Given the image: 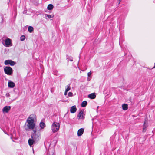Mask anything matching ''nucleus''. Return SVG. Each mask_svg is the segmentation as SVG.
I'll return each mask as SVG.
<instances>
[{"instance_id":"1","label":"nucleus","mask_w":155,"mask_h":155,"mask_svg":"<svg viewBox=\"0 0 155 155\" xmlns=\"http://www.w3.org/2000/svg\"><path fill=\"white\" fill-rule=\"evenodd\" d=\"M31 137L34 140L37 142L38 141L41 139V134L40 133V130L38 131L36 129L33 131V133L31 134Z\"/></svg>"},{"instance_id":"2","label":"nucleus","mask_w":155,"mask_h":155,"mask_svg":"<svg viewBox=\"0 0 155 155\" xmlns=\"http://www.w3.org/2000/svg\"><path fill=\"white\" fill-rule=\"evenodd\" d=\"M35 126V125L34 122L27 120L24 126V127L26 130L28 131L30 130H33Z\"/></svg>"},{"instance_id":"3","label":"nucleus","mask_w":155,"mask_h":155,"mask_svg":"<svg viewBox=\"0 0 155 155\" xmlns=\"http://www.w3.org/2000/svg\"><path fill=\"white\" fill-rule=\"evenodd\" d=\"M60 124L57 122H54L51 127V129L52 132L55 133L58 131L60 128Z\"/></svg>"},{"instance_id":"4","label":"nucleus","mask_w":155,"mask_h":155,"mask_svg":"<svg viewBox=\"0 0 155 155\" xmlns=\"http://www.w3.org/2000/svg\"><path fill=\"white\" fill-rule=\"evenodd\" d=\"M5 73L8 75H12L13 70L12 68L10 67L6 66L4 68Z\"/></svg>"},{"instance_id":"5","label":"nucleus","mask_w":155,"mask_h":155,"mask_svg":"<svg viewBox=\"0 0 155 155\" xmlns=\"http://www.w3.org/2000/svg\"><path fill=\"white\" fill-rule=\"evenodd\" d=\"M85 114H84V110H81L77 116V118L78 119H83L84 118Z\"/></svg>"},{"instance_id":"6","label":"nucleus","mask_w":155,"mask_h":155,"mask_svg":"<svg viewBox=\"0 0 155 155\" xmlns=\"http://www.w3.org/2000/svg\"><path fill=\"white\" fill-rule=\"evenodd\" d=\"M4 64L5 65L10 64L11 66H14L15 64V62L11 60H6L5 61Z\"/></svg>"},{"instance_id":"7","label":"nucleus","mask_w":155,"mask_h":155,"mask_svg":"<svg viewBox=\"0 0 155 155\" xmlns=\"http://www.w3.org/2000/svg\"><path fill=\"white\" fill-rule=\"evenodd\" d=\"M36 116L34 114L31 115L27 119V120H29L31 121L34 122L36 120Z\"/></svg>"},{"instance_id":"8","label":"nucleus","mask_w":155,"mask_h":155,"mask_svg":"<svg viewBox=\"0 0 155 155\" xmlns=\"http://www.w3.org/2000/svg\"><path fill=\"white\" fill-rule=\"evenodd\" d=\"M5 46L6 47H9L12 45V43H11V40L9 38H7L5 39Z\"/></svg>"},{"instance_id":"9","label":"nucleus","mask_w":155,"mask_h":155,"mask_svg":"<svg viewBox=\"0 0 155 155\" xmlns=\"http://www.w3.org/2000/svg\"><path fill=\"white\" fill-rule=\"evenodd\" d=\"M11 109L10 106H5L2 109V111L3 113H8Z\"/></svg>"},{"instance_id":"10","label":"nucleus","mask_w":155,"mask_h":155,"mask_svg":"<svg viewBox=\"0 0 155 155\" xmlns=\"http://www.w3.org/2000/svg\"><path fill=\"white\" fill-rule=\"evenodd\" d=\"M8 86L10 88H13L15 86V84L11 81H9Z\"/></svg>"},{"instance_id":"11","label":"nucleus","mask_w":155,"mask_h":155,"mask_svg":"<svg viewBox=\"0 0 155 155\" xmlns=\"http://www.w3.org/2000/svg\"><path fill=\"white\" fill-rule=\"evenodd\" d=\"M37 142L36 141H35V140H33V139L31 138L29 139L28 140V143L29 144V145L30 146H32L33 144Z\"/></svg>"},{"instance_id":"12","label":"nucleus","mask_w":155,"mask_h":155,"mask_svg":"<svg viewBox=\"0 0 155 155\" xmlns=\"http://www.w3.org/2000/svg\"><path fill=\"white\" fill-rule=\"evenodd\" d=\"M84 131V129L81 128L79 129L78 131V136H81L83 133Z\"/></svg>"},{"instance_id":"13","label":"nucleus","mask_w":155,"mask_h":155,"mask_svg":"<svg viewBox=\"0 0 155 155\" xmlns=\"http://www.w3.org/2000/svg\"><path fill=\"white\" fill-rule=\"evenodd\" d=\"M76 110L77 108L75 106H73L71 108L70 112L71 113H74L76 112Z\"/></svg>"},{"instance_id":"14","label":"nucleus","mask_w":155,"mask_h":155,"mask_svg":"<svg viewBox=\"0 0 155 155\" xmlns=\"http://www.w3.org/2000/svg\"><path fill=\"white\" fill-rule=\"evenodd\" d=\"M96 97L95 93H92L91 94H89L88 97V98H90L91 99H94Z\"/></svg>"},{"instance_id":"15","label":"nucleus","mask_w":155,"mask_h":155,"mask_svg":"<svg viewBox=\"0 0 155 155\" xmlns=\"http://www.w3.org/2000/svg\"><path fill=\"white\" fill-rule=\"evenodd\" d=\"M39 126L40 127L41 129H43L45 127V125L44 123L41 122L39 124Z\"/></svg>"},{"instance_id":"16","label":"nucleus","mask_w":155,"mask_h":155,"mask_svg":"<svg viewBox=\"0 0 155 155\" xmlns=\"http://www.w3.org/2000/svg\"><path fill=\"white\" fill-rule=\"evenodd\" d=\"M123 109L124 110H126L128 109V105L127 104H124L122 105Z\"/></svg>"},{"instance_id":"17","label":"nucleus","mask_w":155,"mask_h":155,"mask_svg":"<svg viewBox=\"0 0 155 155\" xmlns=\"http://www.w3.org/2000/svg\"><path fill=\"white\" fill-rule=\"evenodd\" d=\"M87 102L86 101H84L81 104V106L82 107H84L86 106Z\"/></svg>"},{"instance_id":"18","label":"nucleus","mask_w":155,"mask_h":155,"mask_svg":"<svg viewBox=\"0 0 155 155\" xmlns=\"http://www.w3.org/2000/svg\"><path fill=\"white\" fill-rule=\"evenodd\" d=\"M53 5L52 4H50L48 5L47 9L49 10H51L53 9Z\"/></svg>"},{"instance_id":"19","label":"nucleus","mask_w":155,"mask_h":155,"mask_svg":"<svg viewBox=\"0 0 155 155\" xmlns=\"http://www.w3.org/2000/svg\"><path fill=\"white\" fill-rule=\"evenodd\" d=\"M28 31L29 32L31 33L33 31L34 28L32 27L31 26H29L28 27Z\"/></svg>"},{"instance_id":"20","label":"nucleus","mask_w":155,"mask_h":155,"mask_svg":"<svg viewBox=\"0 0 155 155\" xmlns=\"http://www.w3.org/2000/svg\"><path fill=\"white\" fill-rule=\"evenodd\" d=\"M147 127V124H146L145 122L144 123L143 126V132H145L146 130V128Z\"/></svg>"},{"instance_id":"21","label":"nucleus","mask_w":155,"mask_h":155,"mask_svg":"<svg viewBox=\"0 0 155 155\" xmlns=\"http://www.w3.org/2000/svg\"><path fill=\"white\" fill-rule=\"evenodd\" d=\"M45 16L47 17L48 18H52L54 17V15H47L46 14Z\"/></svg>"},{"instance_id":"22","label":"nucleus","mask_w":155,"mask_h":155,"mask_svg":"<svg viewBox=\"0 0 155 155\" xmlns=\"http://www.w3.org/2000/svg\"><path fill=\"white\" fill-rule=\"evenodd\" d=\"M70 89V84H68L67 86V88L65 90L66 91H69Z\"/></svg>"},{"instance_id":"23","label":"nucleus","mask_w":155,"mask_h":155,"mask_svg":"<svg viewBox=\"0 0 155 155\" xmlns=\"http://www.w3.org/2000/svg\"><path fill=\"white\" fill-rule=\"evenodd\" d=\"M25 39V36L24 35L21 36L20 37V40L21 41H24Z\"/></svg>"},{"instance_id":"24","label":"nucleus","mask_w":155,"mask_h":155,"mask_svg":"<svg viewBox=\"0 0 155 155\" xmlns=\"http://www.w3.org/2000/svg\"><path fill=\"white\" fill-rule=\"evenodd\" d=\"M72 95H73V94L71 92H69L68 94V96L70 97L72 96Z\"/></svg>"},{"instance_id":"25","label":"nucleus","mask_w":155,"mask_h":155,"mask_svg":"<svg viewBox=\"0 0 155 155\" xmlns=\"http://www.w3.org/2000/svg\"><path fill=\"white\" fill-rule=\"evenodd\" d=\"M91 72H88L87 73V75L88 77H89L90 76V75H91Z\"/></svg>"},{"instance_id":"26","label":"nucleus","mask_w":155,"mask_h":155,"mask_svg":"<svg viewBox=\"0 0 155 155\" xmlns=\"http://www.w3.org/2000/svg\"><path fill=\"white\" fill-rule=\"evenodd\" d=\"M68 60L71 61H73V59L72 58H71L70 59H69Z\"/></svg>"},{"instance_id":"27","label":"nucleus","mask_w":155,"mask_h":155,"mask_svg":"<svg viewBox=\"0 0 155 155\" xmlns=\"http://www.w3.org/2000/svg\"><path fill=\"white\" fill-rule=\"evenodd\" d=\"M67 92H68V91H66V90L65 91L64 93V95H67Z\"/></svg>"},{"instance_id":"28","label":"nucleus","mask_w":155,"mask_h":155,"mask_svg":"<svg viewBox=\"0 0 155 155\" xmlns=\"http://www.w3.org/2000/svg\"><path fill=\"white\" fill-rule=\"evenodd\" d=\"M155 68V64H154V66L152 68L153 69V68Z\"/></svg>"},{"instance_id":"29","label":"nucleus","mask_w":155,"mask_h":155,"mask_svg":"<svg viewBox=\"0 0 155 155\" xmlns=\"http://www.w3.org/2000/svg\"><path fill=\"white\" fill-rule=\"evenodd\" d=\"M122 0H119V2L118 3V4H119L120 3V2H121V1Z\"/></svg>"},{"instance_id":"30","label":"nucleus","mask_w":155,"mask_h":155,"mask_svg":"<svg viewBox=\"0 0 155 155\" xmlns=\"http://www.w3.org/2000/svg\"><path fill=\"white\" fill-rule=\"evenodd\" d=\"M33 153H34V150L33 149Z\"/></svg>"}]
</instances>
